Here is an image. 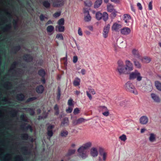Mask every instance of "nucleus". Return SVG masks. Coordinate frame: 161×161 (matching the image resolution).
Masks as SVG:
<instances>
[{"label": "nucleus", "mask_w": 161, "mask_h": 161, "mask_svg": "<svg viewBox=\"0 0 161 161\" xmlns=\"http://www.w3.org/2000/svg\"><path fill=\"white\" fill-rule=\"evenodd\" d=\"M117 64L118 66L116 70L118 72L119 75H126L129 73L125 66L122 61L119 60L117 62Z\"/></svg>", "instance_id": "nucleus-1"}, {"label": "nucleus", "mask_w": 161, "mask_h": 161, "mask_svg": "<svg viewBox=\"0 0 161 161\" xmlns=\"http://www.w3.org/2000/svg\"><path fill=\"white\" fill-rule=\"evenodd\" d=\"M124 87L125 89L127 92L133 93L135 95L138 94L134 86L130 81L127 82L125 85Z\"/></svg>", "instance_id": "nucleus-2"}, {"label": "nucleus", "mask_w": 161, "mask_h": 161, "mask_svg": "<svg viewBox=\"0 0 161 161\" xmlns=\"http://www.w3.org/2000/svg\"><path fill=\"white\" fill-rule=\"evenodd\" d=\"M135 78H136L137 80L138 81H141L142 79L140 73L136 70L130 73L129 75L130 80H133Z\"/></svg>", "instance_id": "nucleus-3"}, {"label": "nucleus", "mask_w": 161, "mask_h": 161, "mask_svg": "<svg viewBox=\"0 0 161 161\" xmlns=\"http://www.w3.org/2000/svg\"><path fill=\"white\" fill-rule=\"evenodd\" d=\"M99 154L100 155L99 157V161H105L107 157V153L104 151V149L102 147H100L99 148Z\"/></svg>", "instance_id": "nucleus-4"}, {"label": "nucleus", "mask_w": 161, "mask_h": 161, "mask_svg": "<svg viewBox=\"0 0 161 161\" xmlns=\"http://www.w3.org/2000/svg\"><path fill=\"white\" fill-rule=\"evenodd\" d=\"M98 110L99 112H102V114L106 116H108L109 115V110L107 108L104 106H100L98 107Z\"/></svg>", "instance_id": "nucleus-5"}, {"label": "nucleus", "mask_w": 161, "mask_h": 161, "mask_svg": "<svg viewBox=\"0 0 161 161\" xmlns=\"http://www.w3.org/2000/svg\"><path fill=\"white\" fill-rule=\"evenodd\" d=\"M54 127V126L53 125H50L47 127V134L48 136L49 137V138L47 137V139H50L53 136V132L52 130Z\"/></svg>", "instance_id": "nucleus-6"}, {"label": "nucleus", "mask_w": 161, "mask_h": 161, "mask_svg": "<svg viewBox=\"0 0 161 161\" xmlns=\"http://www.w3.org/2000/svg\"><path fill=\"white\" fill-rule=\"evenodd\" d=\"M110 27V25L108 24L105 26L104 28L103 34V37L105 38H107L108 36Z\"/></svg>", "instance_id": "nucleus-7"}, {"label": "nucleus", "mask_w": 161, "mask_h": 161, "mask_svg": "<svg viewBox=\"0 0 161 161\" xmlns=\"http://www.w3.org/2000/svg\"><path fill=\"white\" fill-rule=\"evenodd\" d=\"M24 60L27 62H30L32 61L33 59V57L30 54H25L22 57Z\"/></svg>", "instance_id": "nucleus-8"}, {"label": "nucleus", "mask_w": 161, "mask_h": 161, "mask_svg": "<svg viewBox=\"0 0 161 161\" xmlns=\"http://www.w3.org/2000/svg\"><path fill=\"white\" fill-rule=\"evenodd\" d=\"M130 32V29L127 27H124L120 30V33L124 35H127L129 34Z\"/></svg>", "instance_id": "nucleus-9"}, {"label": "nucleus", "mask_w": 161, "mask_h": 161, "mask_svg": "<svg viewBox=\"0 0 161 161\" xmlns=\"http://www.w3.org/2000/svg\"><path fill=\"white\" fill-rule=\"evenodd\" d=\"M78 152L79 153V156L82 158V159H85L87 157V155L86 153V151L81 149L80 150L78 149Z\"/></svg>", "instance_id": "nucleus-10"}, {"label": "nucleus", "mask_w": 161, "mask_h": 161, "mask_svg": "<svg viewBox=\"0 0 161 161\" xmlns=\"http://www.w3.org/2000/svg\"><path fill=\"white\" fill-rule=\"evenodd\" d=\"M125 67L127 69L128 73L133 69V67L132 64L129 60L125 61Z\"/></svg>", "instance_id": "nucleus-11"}, {"label": "nucleus", "mask_w": 161, "mask_h": 161, "mask_svg": "<svg viewBox=\"0 0 161 161\" xmlns=\"http://www.w3.org/2000/svg\"><path fill=\"white\" fill-rule=\"evenodd\" d=\"M92 145V143L91 142H88L85 144H84L82 146L80 147L79 148V150L82 149L86 151V149L90 147Z\"/></svg>", "instance_id": "nucleus-12"}, {"label": "nucleus", "mask_w": 161, "mask_h": 161, "mask_svg": "<svg viewBox=\"0 0 161 161\" xmlns=\"http://www.w3.org/2000/svg\"><path fill=\"white\" fill-rule=\"evenodd\" d=\"M148 118L146 116H143L141 117L140 119V123L142 124H146L148 122Z\"/></svg>", "instance_id": "nucleus-13"}, {"label": "nucleus", "mask_w": 161, "mask_h": 161, "mask_svg": "<svg viewBox=\"0 0 161 161\" xmlns=\"http://www.w3.org/2000/svg\"><path fill=\"white\" fill-rule=\"evenodd\" d=\"M64 3L60 0H56L53 3V5L54 7H58L63 5Z\"/></svg>", "instance_id": "nucleus-14"}, {"label": "nucleus", "mask_w": 161, "mask_h": 161, "mask_svg": "<svg viewBox=\"0 0 161 161\" xmlns=\"http://www.w3.org/2000/svg\"><path fill=\"white\" fill-rule=\"evenodd\" d=\"M16 99L20 101H22L24 100L25 98L24 95L22 93L17 94L15 96Z\"/></svg>", "instance_id": "nucleus-15"}, {"label": "nucleus", "mask_w": 161, "mask_h": 161, "mask_svg": "<svg viewBox=\"0 0 161 161\" xmlns=\"http://www.w3.org/2000/svg\"><path fill=\"white\" fill-rule=\"evenodd\" d=\"M21 49V47L19 44H17L11 50V52L14 54H16Z\"/></svg>", "instance_id": "nucleus-16"}, {"label": "nucleus", "mask_w": 161, "mask_h": 161, "mask_svg": "<svg viewBox=\"0 0 161 161\" xmlns=\"http://www.w3.org/2000/svg\"><path fill=\"white\" fill-rule=\"evenodd\" d=\"M91 155L94 157H97L98 155V152L97 148L95 147H92L90 151Z\"/></svg>", "instance_id": "nucleus-17"}, {"label": "nucleus", "mask_w": 161, "mask_h": 161, "mask_svg": "<svg viewBox=\"0 0 161 161\" xmlns=\"http://www.w3.org/2000/svg\"><path fill=\"white\" fill-rule=\"evenodd\" d=\"M36 91L38 94L42 93L44 92V88L42 85H40L36 87Z\"/></svg>", "instance_id": "nucleus-18"}, {"label": "nucleus", "mask_w": 161, "mask_h": 161, "mask_svg": "<svg viewBox=\"0 0 161 161\" xmlns=\"http://www.w3.org/2000/svg\"><path fill=\"white\" fill-rule=\"evenodd\" d=\"M121 27V25L117 23H114L112 26V29L115 31H118Z\"/></svg>", "instance_id": "nucleus-19"}, {"label": "nucleus", "mask_w": 161, "mask_h": 161, "mask_svg": "<svg viewBox=\"0 0 161 161\" xmlns=\"http://www.w3.org/2000/svg\"><path fill=\"white\" fill-rule=\"evenodd\" d=\"M151 98L156 103H159L160 99L159 97L154 93H152L151 95Z\"/></svg>", "instance_id": "nucleus-20"}, {"label": "nucleus", "mask_w": 161, "mask_h": 161, "mask_svg": "<svg viewBox=\"0 0 161 161\" xmlns=\"http://www.w3.org/2000/svg\"><path fill=\"white\" fill-rule=\"evenodd\" d=\"M132 53L135 58L140 59V55L137 50L133 49L132 51Z\"/></svg>", "instance_id": "nucleus-21"}, {"label": "nucleus", "mask_w": 161, "mask_h": 161, "mask_svg": "<svg viewBox=\"0 0 161 161\" xmlns=\"http://www.w3.org/2000/svg\"><path fill=\"white\" fill-rule=\"evenodd\" d=\"M54 27L52 25L48 26L46 28L47 31L49 35H51V34L50 33L53 31H54Z\"/></svg>", "instance_id": "nucleus-22"}, {"label": "nucleus", "mask_w": 161, "mask_h": 161, "mask_svg": "<svg viewBox=\"0 0 161 161\" xmlns=\"http://www.w3.org/2000/svg\"><path fill=\"white\" fill-rule=\"evenodd\" d=\"M80 80L78 77L75 78L73 82V84L75 86H77L80 85Z\"/></svg>", "instance_id": "nucleus-23"}, {"label": "nucleus", "mask_w": 161, "mask_h": 161, "mask_svg": "<svg viewBox=\"0 0 161 161\" xmlns=\"http://www.w3.org/2000/svg\"><path fill=\"white\" fill-rule=\"evenodd\" d=\"M140 59L142 62L144 63H149L151 60L150 58L147 56L144 57L143 58H140Z\"/></svg>", "instance_id": "nucleus-24"}, {"label": "nucleus", "mask_w": 161, "mask_h": 161, "mask_svg": "<svg viewBox=\"0 0 161 161\" xmlns=\"http://www.w3.org/2000/svg\"><path fill=\"white\" fill-rule=\"evenodd\" d=\"M69 125V120L68 118H64L61 122V125L62 126Z\"/></svg>", "instance_id": "nucleus-25"}, {"label": "nucleus", "mask_w": 161, "mask_h": 161, "mask_svg": "<svg viewBox=\"0 0 161 161\" xmlns=\"http://www.w3.org/2000/svg\"><path fill=\"white\" fill-rule=\"evenodd\" d=\"M131 19L130 16L128 14H125L124 15V20L126 23H128L129 22V20Z\"/></svg>", "instance_id": "nucleus-26"}, {"label": "nucleus", "mask_w": 161, "mask_h": 161, "mask_svg": "<svg viewBox=\"0 0 161 161\" xmlns=\"http://www.w3.org/2000/svg\"><path fill=\"white\" fill-rule=\"evenodd\" d=\"M25 110L28 112L31 115L33 116L35 114L34 110L31 108H26L25 109Z\"/></svg>", "instance_id": "nucleus-27"}, {"label": "nucleus", "mask_w": 161, "mask_h": 161, "mask_svg": "<svg viewBox=\"0 0 161 161\" xmlns=\"http://www.w3.org/2000/svg\"><path fill=\"white\" fill-rule=\"evenodd\" d=\"M132 60L134 63V65L137 68L140 69L141 68V65L139 62L135 58H133Z\"/></svg>", "instance_id": "nucleus-28"}, {"label": "nucleus", "mask_w": 161, "mask_h": 161, "mask_svg": "<svg viewBox=\"0 0 161 161\" xmlns=\"http://www.w3.org/2000/svg\"><path fill=\"white\" fill-rule=\"evenodd\" d=\"M102 0H97L94 3V8H97L99 7L102 4Z\"/></svg>", "instance_id": "nucleus-29"}, {"label": "nucleus", "mask_w": 161, "mask_h": 161, "mask_svg": "<svg viewBox=\"0 0 161 161\" xmlns=\"http://www.w3.org/2000/svg\"><path fill=\"white\" fill-rule=\"evenodd\" d=\"M38 74L42 77H45L46 75V72L43 69H40L38 71Z\"/></svg>", "instance_id": "nucleus-30"}, {"label": "nucleus", "mask_w": 161, "mask_h": 161, "mask_svg": "<svg viewBox=\"0 0 161 161\" xmlns=\"http://www.w3.org/2000/svg\"><path fill=\"white\" fill-rule=\"evenodd\" d=\"M43 5L46 8H49L50 6V4L49 2L47 0L44 1L42 2Z\"/></svg>", "instance_id": "nucleus-31"}, {"label": "nucleus", "mask_w": 161, "mask_h": 161, "mask_svg": "<svg viewBox=\"0 0 161 161\" xmlns=\"http://www.w3.org/2000/svg\"><path fill=\"white\" fill-rule=\"evenodd\" d=\"M107 9L108 12H112L114 10L113 6L110 4H108L107 6Z\"/></svg>", "instance_id": "nucleus-32"}, {"label": "nucleus", "mask_w": 161, "mask_h": 161, "mask_svg": "<svg viewBox=\"0 0 161 161\" xmlns=\"http://www.w3.org/2000/svg\"><path fill=\"white\" fill-rule=\"evenodd\" d=\"M102 19L104 21H106L108 19V14L106 12H104L102 14Z\"/></svg>", "instance_id": "nucleus-33"}, {"label": "nucleus", "mask_w": 161, "mask_h": 161, "mask_svg": "<svg viewBox=\"0 0 161 161\" xmlns=\"http://www.w3.org/2000/svg\"><path fill=\"white\" fill-rule=\"evenodd\" d=\"M75 149H69L68 150V152L66 155V156H69L75 153Z\"/></svg>", "instance_id": "nucleus-34"}, {"label": "nucleus", "mask_w": 161, "mask_h": 161, "mask_svg": "<svg viewBox=\"0 0 161 161\" xmlns=\"http://www.w3.org/2000/svg\"><path fill=\"white\" fill-rule=\"evenodd\" d=\"M155 85L157 89L161 91V83L158 81H156L155 82Z\"/></svg>", "instance_id": "nucleus-35"}, {"label": "nucleus", "mask_w": 161, "mask_h": 161, "mask_svg": "<svg viewBox=\"0 0 161 161\" xmlns=\"http://www.w3.org/2000/svg\"><path fill=\"white\" fill-rule=\"evenodd\" d=\"M21 128L24 130H27L28 129H29L31 132H32L33 130L31 126L30 125H28L26 127H24V126L22 125L21 126Z\"/></svg>", "instance_id": "nucleus-36"}, {"label": "nucleus", "mask_w": 161, "mask_h": 161, "mask_svg": "<svg viewBox=\"0 0 161 161\" xmlns=\"http://www.w3.org/2000/svg\"><path fill=\"white\" fill-rule=\"evenodd\" d=\"M149 141L151 142H153L155 140V136L153 133H151L150 134V137L149 138Z\"/></svg>", "instance_id": "nucleus-37"}, {"label": "nucleus", "mask_w": 161, "mask_h": 161, "mask_svg": "<svg viewBox=\"0 0 161 161\" xmlns=\"http://www.w3.org/2000/svg\"><path fill=\"white\" fill-rule=\"evenodd\" d=\"M29 137V135L27 133L22 134L21 136V137L22 139L26 140H27Z\"/></svg>", "instance_id": "nucleus-38"}, {"label": "nucleus", "mask_w": 161, "mask_h": 161, "mask_svg": "<svg viewBox=\"0 0 161 161\" xmlns=\"http://www.w3.org/2000/svg\"><path fill=\"white\" fill-rule=\"evenodd\" d=\"M68 132L66 130H63L62 131L60 135L62 137H66L68 135Z\"/></svg>", "instance_id": "nucleus-39"}, {"label": "nucleus", "mask_w": 161, "mask_h": 161, "mask_svg": "<svg viewBox=\"0 0 161 161\" xmlns=\"http://www.w3.org/2000/svg\"><path fill=\"white\" fill-rule=\"evenodd\" d=\"M96 19L98 20H99L102 19V14L99 12H97L96 14Z\"/></svg>", "instance_id": "nucleus-40"}, {"label": "nucleus", "mask_w": 161, "mask_h": 161, "mask_svg": "<svg viewBox=\"0 0 161 161\" xmlns=\"http://www.w3.org/2000/svg\"><path fill=\"white\" fill-rule=\"evenodd\" d=\"M91 17L89 14H88L86 15L85 16L84 19L86 22H89L91 20Z\"/></svg>", "instance_id": "nucleus-41"}, {"label": "nucleus", "mask_w": 161, "mask_h": 161, "mask_svg": "<svg viewBox=\"0 0 161 161\" xmlns=\"http://www.w3.org/2000/svg\"><path fill=\"white\" fill-rule=\"evenodd\" d=\"M11 25L10 24L6 25L5 27L2 28V29L4 31H7L11 28Z\"/></svg>", "instance_id": "nucleus-42"}, {"label": "nucleus", "mask_w": 161, "mask_h": 161, "mask_svg": "<svg viewBox=\"0 0 161 161\" xmlns=\"http://www.w3.org/2000/svg\"><path fill=\"white\" fill-rule=\"evenodd\" d=\"M18 64V62H14L12 64L10 70H13L14 68H15L16 65Z\"/></svg>", "instance_id": "nucleus-43"}, {"label": "nucleus", "mask_w": 161, "mask_h": 161, "mask_svg": "<svg viewBox=\"0 0 161 161\" xmlns=\"http://www.w3.org/2000/svg\"><path fill=\"white\" fill-rule=\"evenodd\" d=\"M64 23V19L63 18H61L59 19L58 22V24L59 25H63Z\"/></svg>", "instance_id": "nucleus-44"}, {"label": "nucleus", "mask_w": 161, "mask_h": 161, "mask_svg": "<svg viewBox=\"0 0 161 161\" xmlns=\"http://www.w3.org/2000/svg\"><path fill=\"white\" fill-rule=\"evenodd\" d=\"M61 95V89L59 87H58V93L57 94V99L58 100L60 99Z\"/></svg>", "instance_id": "nucleus-45"}, {"label": "nucleus", "mask_w": 161, "mask_h": 161, "mask_svg": "<svg viewBox=\"0 0 161 161\" xmlns=\"http://www.w3.org/2000/svg\"><path fill=\"white\" fill-rule=\"evenodd\" d=\"M119 138L122 141L124 142L127 139V138L126 135L124 134H123L121 136H120Z\"/></svg>", "instance_id": "nucleus-46"}, {"label": "nucleus", "mask_w": 161, "mask_h": 161, "mask_svg": "<svg viewBox=\"0 0 161 161\" xmlns=\"http://www.w3.org/2000/svg\"><path fill=\"white\" fill-rule=\"evenodd\" d=\"M21 150L24 151V153L25 154H28V150L27 147H23L21 148Z\"/></svg>", "instance_id": "nucleus-47"}, {"label": "nucleus", "mask_w": 161, "mask_h": 161, "mask_svg": "<svg viewBox=\"0 0 161 161\" xmlns=\"http://www.w3.org/2000/svg\"><path fill=\"white\" fill-rule=\"evenodd\" d=\"M17 113V112L14 110H13L12 111L10 112V114L13 117H15Z\"/></svg>", "instance_id": "nucleus-48"}, {"label": "nucleus", "mask_w": 161, "mask_h": 161, "mask_svg": "<svg viewBox=\"0 0 161 161\" xmlns=\"http://www.w3.org/2000/svg\"><path fill=\"white\" fill-rule=\"evenodd\" d=\"M61 15L60 12H58L55 13L53 14V16L54 17L56 18L59 17Z\"/></svg>", "instance_id": "nucleus-49"}, {"label": "nucleus", "mask_w": 161, "mask_h": 161, "mask_svg": "<svg viewBox=\"0 0 161 161\" xmlns=\"http://www.w3.org/2000/svg\"><path fill=\"white\" fill-rule=\"evenodd\" d=\"M126 101L125 100L120 101L119 102V104L120 106L124 107L126 104Z\"/></svg>", "instance_id": "nucleus-50"}, {"label": "nucleus", "mask_w": 161, "mask_h": 161, "mask_svg": "<svg viewBox=\"0 0 161 161\" xmlns=\"http://www.w3.org/2000/svg\"><path fill=\"white\" fill-rule=\"evenodd\" d=\"M77 123H78V124H80L82 123L83 122H84L85 121V120H87L85 119H84L83 118H80L79 119H78L77 120Z\"/></svg>", "instance_id": "nucleus-51"}, {"label": "nucleus", "mask_w": 161, "mask_h": 161, "mask_svg": "<svg viewBox=\"0 0 161 161\" xmlns=\"http://www.w3.org/2000/svg\"><path fill=\"white\" fill-rule=\"evenodd\" d=\"M20 119L21 120L24 122H27V119H25V116L24 114H21L20 117Z\"/></svg>", "instance_id": "nucleus-52"}, {"label": "nucleus", "mask_w": 161, "mask_h": 161, "mask_svg": "<svg viewBox=\"0 0 161 161\" xmlns=\"http://www.w3.org/2000/svg\"><path fill=\"white\" fill-rule=\"evenodd\" d=\"M36 98L35 97H31L28 98L26 100V102H30L34 100H36Z\"/></svg>", "instance_id": "nucleus-53"}, {"label": "nucleus", "mask_w": 161, "mask_h": 161, "mask_svg": "<svg viewBox=\"0 0 161 161\" xmlns=\"http://www.w3.org/2000/svg\"><path fill=\"white\" fill-rule=\"evenodd\" d=\"M15 161H22L23 159L21 156H18L14 158Z\"/></svg>", "instance_id": "nucleus-54"}, {"label": "nucleus", "mask_w": 161, "mask_h": 161, "mask_svg": "<svg viewBox=\"0 0 161 161\" xmlns=\"http://www.w3.org/2000/svg\"><path fill=\"white\" fill-rule=\"evenodd\" d=\"M64 27L63 26H61V25H59L58 27V31L59 32H63L64 31Z\"/></svg>", "instance_id": "nucleus-55"}, {"label": "nucleus", "mask_w": 161, "mask_h": 161, "mask_svg": "<svg viewBox=\"0 0 161 161\" xmlns=\"http://www.w3.org/2000/svg\"><path fill=\"white\" fill-rule=\"evenodd\" d=\"M41 21H43L45 19H47V17H45L42 14H41L39 17Z\"/></svg>", "instance_id": "nucleus-56"}, {"label": "nucleus", "mask_w": 161, "mask_h": 161, "mask_svg": "<svg viewBox=\"0 0 161 161\" xmlns=\"http://www.w3.org/2000/svg\"><path fill=\"white\" fill-rule=\"evenodd\" d=\"M56 38L60 40H63V37L61 34H57L56 36Z\"/></svg>", "instance_id": "nucleus-57"}, {"label": "nucleus", "mask_w": 161, "mask_h": 161, "mask_svg": "<svg viewBox=\"0 0 161 161\" xmlns=\"http://www.w3.org/2000/svg\"><path fill=\"white\" fill-rule=\"evenodd\" d=\"M73 100L71 99L69 100L68 102V105L69 106H73Z\"/></svg>", "instance_id": "nucleus-58"}, {"label": "nucleus", "mask_w": 161, "mask_h": 161, "mask_svg": "<svg viewBox=\"0 0 161 161\" xmlns=\"http://www.w3.org/2000/svg\"><path fill=\"white\" fill-rule=\"evenodd\" d=\"M80 112V110L78 108L74 109L73 113L75 115H76L79 114Z\"/></svg>", "instance_id": "nucleus-59"}, {"label": "nucleus", "mask_w": 161, "mask_h": 161, "mask_svg": "<svg viewBox=\"0 0 161 161\" xmlns=\"http://www.w3.org/2000/svg\"><path fill=\"white\" fill-rule=\"evenodd\" d=\"M152 1H150L148 5V9L150 10H151L153 9V6H152Z\"/></svg>", "instance_id": "nucleus-60"}, {"label": "nucleus", "mask_w": 161, "mask_h": 161, "mask_svg": "<svg viewBox=\"0 0 161 161\" xmlns=\"http://www.w3.org/2000/svg\"><path fill=\"white\" fill-rule=\"evenodd\" d=\"M72 108L69 107L68 109H66V111L67 113H70L72 112Z\"/></svg>", "instance_id": "nucleus-61"}, {"label": "nucleus", "mask_w": 161, "mask_h": 161, "mask_svg": "<svg viewBox=\"0 0 161 161\" xmlns=\"http://www.w3.org/2000/svg\"><path fill=\"white\" fill-rule=\"evenodd\" d=\"M88 90H89V92L91 93L92 94L94 95L96 94V92L94 89L89 88Z\"/></svg>", "instance_id": "nucleus-62"}, {"label": "nucleus", "mask_w": 161, "mask_h": 161, "mask_svg": "<svg viewBox=\"0 0 161 161\" xmlns=\"http://www.w3.org/2000/svg\"><path fill=\"white\" fill-rule=\"evenodd\" d=\"M78 60V57L77 56H75L73 57V62L74 63H75L77 62Z\"/></svg>", "instance_id": "nucleus-63"}, {"label": "nucleus", "mask_w": 161, "mask_h": 161, "mask_svg": "<svg viewBox=\"0 0 161 161\" xmlns=\"http://www.w3.org/2000/svg\"><path fill=\"white\" fill-rule=\"evenodd\" d=\"M137 6L139 10H142V7L141 4L140 3H137Z\"/></svg>", "instance_id": "nucleus-64"}]
</instances>
